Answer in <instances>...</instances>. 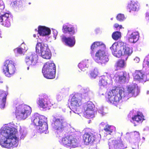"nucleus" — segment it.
Masks as SVG:
<instances>
[{
  "instance_id": "obj_19",
  "label": "nucleus",
  "mask_w": 149,
  "mask_h": 149,
  "mask_svg": "<svg viewBox=\"0 0 149 149\" xmlns=\"http://www.w3.org/2000/svg\"><path fill=\"white\" fill-rule=\"evenodd\" d=\"M61 40L65 44L70 47H72L75 43V36L66 37L65 36H63L61 37Z\"/></svg>"
},
{
  "instance_id": "obj_9",
  "label": "nucleus",
  "mask_w": 149,
  "mask_h": 149,
  "mask_svg": "<svg viewBox=\"0 0 149 149\" xmlns=\"http://www.w3.org/2000/svg\"><path fill=\"white\" fill-rule=\"evenodd\" d=\"M82 97L81 95L76 93L73 95L70 101V106L74 111H79L80 106L82 104Z\"/></svg>"
},
{
  "instance_id": "obj_6",
  "label": "nucleus",
  "mask_w": 149,
  "mask_h": 149,
  "mask_svg": "<svg viewBox=\"0 0 149 149\" xmlns=\"http://www.w3.org/2000/svg\"><path fill=\"white\" fill-rule=\"evenodd\" d=\"M44 77L47 79H53L55 76L56 66L53 63L46 62L42 68Z\"/></svg>"
},
{
  "instance_id": "obj_25",
  "label": "nucleus",
  "mask_w": 149,
  "mask_h": 149,
  "mask_svg": "<svg viewBox=\"0 0 149 149\" xmlns=\"http://www.w3.org/2000/svg\"><path fill=\"white\" fill-rule=\"evenodd\" d=\"M70 135L63 138L61 140V143L65 146L70 148Z\"/></svg>"
},
{
  "instance_id": "obj_47",
  "label": "nucleus",
  "mask_w": 149,
  "mask_h": 149,
  "mask_svg": "<svg viewBox=\"0 0 149 149\" xmlns=\"http://www.w3.org/2000/svg\"><path fill=\"white\" fill-rule=\"evenodd\" d=\"M104 123H103V122L101 123V125H104Z\"/></svg>"
},
{
  "instance_id": "obj_51",
  "label": "nucleus",
  "mask_w": 149,
  "mask_h": 149,
  "mask_svg": "<svg viewBox=\"0 0 149 149\" xmlns=\"http://www.w3.org/2000/svg\"><path fill=\"white\" fill-rule=\"evenodd\" d=\"M29 4H31L30 3H29Z\"/></svg>"
},
{
  "instance_id": "obj_28",
  "label": "nucleus",
  "mask_w": 149,
  "mask_h": 149,
  "mask_svg": "<svg viewBox=\"0 0 149 149\" xmlns=\"http://www.w3.org/2000/svg\"><path fill=\"white\" fill-rule=\"evenodd\" d=\"M118 76L119 81L125 82L127 77V73L125 72L121 71L119 72Z\"/></svg>"
},
{
  "instance_id": "obj_45",
  "label": "nucleus",
  "mask_w": 149,
  "mask_h": 149,
  "mask_svg": "<svg viewBox=\"0 0 149 149\" xmlns=\"http://www.w3.org/2000/svg\"><path fill=\"white\" fill-rule=\"evenodd\" d=\"M0 83H3V81H2V80H1L0 79Z\"/></svg>"
},
{
  "instance_id": "obj_36",
  "label": "nucleus",
  "mask_w": 149,
  "mask_h": 149,
  "mask_svg": "<svg viewBox=\"0 0 149 149\" xmlns=\"http://www.w3.org/2000/svg\"><path fill=\"white\" fill-rule=\"evenodd\" d=\"M125 17L124 15L120 13L118 14L116 17V19L117 20L122 21L125 19Z\"/></svg>"
},
{
  "instance_id": "obj_39",
  "label": "nucleus",
  "mask_w": 149,
  "mask_h": 149,
  "mask_svg": "<svg viewBox=\"0 0 149 149\" xmlns=\"http://www.w3.org/2000/svg\"><path fill=\"white\" fill-rule=\"evenodd\" d=\"M114 26L115 28H117L119 27V29H121L122 26L121 25H119L118 24L116 23L114 25Z\"/></svg>"
},
{
  "instance_id": "obj_11",
  "label": "nucleus",
  "mask_w": 149,
  "mask_h": 149,
  "mask_svg": "<svg viewBox=\"0 0 149 149\" xmlns=\"http://www.w3.org/2000/svg\"><path fill=\"white\" fill-rule=\"evenodd\" d=\"M95 134L96 132L94 130L90 128L87 129L83 136L84 143L88 145L93 143L95 140Z\"/></svg>"
},
{
  "instance_id": "obj_14",
  "label": "nucleus",
  "mask_w": 149,
  "mask_h": 149,
  "mask_svg": "<svg viewBox=\"0 0 149 149\" xmlns=\"http://www.w3.org/2000/svg\"><path fill=\"white\" fill-rule=\"evenodd\" d=\"M80 138V133L76 132L70 135V148H75L78 146Z\"/></svg>"
},
{
  "instance_id": "obj_46",
  "label": "nucleus",
  "mask_w": 149,
  "mask_h": 149,
  "mask_svg": "<svg viewBox=\"0 0 149 149\" xmlns=\"http://www.w3.org/2000/svg\"><path fill=\"white\" fill-rule=\"evenodd\" d=\"M33 36L34 37L36 38V35L35 34H33Z\"/></svg>"
},
{
  "instance_id": "obj_22",
  "label": "nucleus",
  "mask_w": 149,
  "mask_h": 149,
  "mask_svg": "<svg viewBox=\"0 0 149 149\" xmlns=\"http://www.w3.org/2000/svg\"><path fill=\"white\" fill-rule=\"evenodd\" d=\"M62 30L64 33H68L70 36H72L75 33V29L73 27H69L67 25H64Z\"/></svg>"
},
{
  "instance_id": "obj_26",
  "label": "nucleus",
  "mask_w": 149,
  "mask_h": 149,
  "mask_svg": "<svg viewBox=\"0 0 149 149\" xmlns=\"http://www.w3.org/2000/svg\"><path fill=\"white\" fill-rule=\"evenodd\" d=\"M139 37V35L138 32H134L131 34L130 37V39L131 40H133L131 42L134 43L138 40Z\"/></svg>"
},
{
  "instance_id": "obj_44",
  "label": "nucleus",
  "mask_w": 149,
  "mask_h": 149,
  "mask_svg": "<svg viewBox=\"0 0 149 149\" xmlns=\"http://www.w3.org/2000/svg\"><path fill=\"white\" fill-rule=\"evenodd\" d=\"M17 103L16 102H15L14 103V105L15 106L16 105H17Z\"/></svg>"
},
{
  "instance_id": "obj_43",
  "label": "nucleus",
  "mask_w": 149,
  "mask_h": 149,
  "mask_svg": "<svg viewBox=\"0 0 149 149\" xmlns=\"http://www.w3.org/2000/svg\"><path fill=\"white\" fill-rule=\"evenodd\" d=\"M2 104H3V107H4L5 106V103L4 102H3L2 103Z\"/></svg>"
},
{
  "instance_id": "obj_29",
  "label": "nucleus",
  "mask_w": 149,
  "mask_h": 149,
  "mask_svg": "<svg viewBox=\"0 0 149 149\" xmlns=\"http://www.w3.org/2000/svg\"><path fill=\"white\" fill-rule=\"evenodd\" d=\"M100 46H102L104 49L105 48V45L102 42L97 41L94 42L92 44L91 47V49L92 51H93L95 48Z\"/></svg>"
},
{
  "instance_id": "obj_35",
  "label": "nucleus",
  "mask_w": 149,
  "mask_h": 149,
  "mask_svg": "<svg viewBox=\"0 0 149 149\" xmlns=\"http://www.w3.org/2000/svg\"><path fill=\"white\" fill-rule=\"evenodd\" d=\"M111 126L108 124L106 125L104 127V130L109 134H111L113 132V130L111 129Z\"/></svg>"
},
{
  "instance_id": "obj_12",
  "label": "nucleus",
  "mask_w": 149,
  "mask_h": 149,
  "mask_svg": "<svg viewBox=\"0 0 149 149\" xmlns=\"http://www.w3.org/2000/svg\"><path fill=\"white\" fill-rule=\"evenodd\" d=\"M94 107V104L91 102H88L84 104L83 107L85 110L84 115L86 118H90L93 117Z\"/></svg>"
},
{
  "instance_id": "obj_27",
  "label": "nucleus",
  "mask_w": 149,
  "mask_h": 149,
  "mask_svg": "<svg viewBox=\"0 0 149 149\" xmlns=\"http://www.w3.org/2000/svg\"><path fill=\"white\" fill-rule=\"evenodd\" d=\"M88 62L86 61H82L78 65V67L81 70L84 71L88 67Z\"/></svg>"
},
{
  "instance_id": "obj_42",
  "label": "nucleus",
  "mask_w": 149,
  "mask_h": 149,
  "mask_svg": "<svg viewBox=\"0 0 149 149\" xmlns=\"http://www.w3.org/2000/svg\"><path fill=\"white\" fill-rule=\"evenodd\" d=\"M145 16L146 17H149V13L148 12L146 13Z\"/></svg>"
},
{
  "instance_id": "obj_10",
  "label": "nucleus",
  "mask_w": 149,
  "mask_h": 149,
  "mask_svg": "<svg viewBox=\"0 0 149 149\" xmlns=\"http://www.w3.org/2000/svg\"><path fill=\"white\" fill-rule=\"evenodd\" d=\"M53 122L54 127L57 133L62 132L68 125L64 118L62 116L58 118H54Z\"/></svg>"
},
{
  "instance_id": "obj_23",
  "label": "nucleus",
  "mask_w": 149,
  "mask_h": 149,
  "mask_svg": "<svg viewBox=\"0 0 149 149\" xmlns=\"http://www.w3.org/2000/svg\"><path fill=\"white\" fill-rule=\"evenodd\" d=\"M137 6V3L134 1H131L128 3L127 9L130 12L132 11H135L136 10Z\"/></svg>"
},
{
  "instance_id": "obj_48",
  "label": "nucleus",
  "mask_w": 149,
  "mask_h": 149,
  "mask_svg": "<svg viewBox=\"0 0 149 149\" xmlns=\"http://www.w3.org/2000/svg\"><path fill=\"white\" fill-rule=\"evenodd\" d=\"M15 3H16V1H14V2H13V3H14V4H15Z\"/></svg>"
},
{
  "instance_id": "obj_4",
  "label": "nucleus",
  "mask_w": 149,
  "mask_h": 149,
  "mask_svg": "<svg viewBox=\"0 0 149 149\" xmlns=\"http://www.w3.org/2000/svg\"><path fill=\"white\" fill-rule=\"evenodd\" d=\"M47 118L43 116L38 114L33 116L32 124L37 127L39 132L40 133H46L48 129V125L46 122Z\"/></svg>"
},
{
  "instance_id": "obj_16",
  "label": "nucleus",
  "mask_w": 149,
  "mask_h": 149,
  "mask_svg": "<svg viewBox=\"0 0 149 149\" xmlns=\"http://www.w3.org/2000/svg\"><path fill=\"white\" fill-rule=\"evenodd\" d=\"M135 80L145 82L149 80V77L144 74L141 70H136L134 75Z\"/></svg>"
},
{
  "instance_id": "obj_32",
  "label": "nucleus",
  "mask_w": 149,
  "mask_h": 149,
  "mask_svg": "<svg viewBox=\"0 0 149 149\" xmlns=\"http://www.w3.org/2000/svg\"><path fill=\"white\" fill-rule=\"evenodd\" d=\"M112 37L113 40H118L121 37L120 32L117 31L113 33L112 35Z\"/></svg>"
},
{
  "instance_id": "obj_30",
  "label": "nucleus",
  "mask_w": 149,
  "mask_h": 149,
  "mask_svg": "<svg viewBox=\"0 0 149 149\" xmlns=\"http://www.w3.org/2000/svg\"><path fill=\"white\" fill-rule=\"evenodd\" d=\"M125 63L124 60L119 59L116 63L115 66L117 69H119L124 67Z\"/></svg>"
},
{
  "instance_id": "obj_49",
  "label": "nucleus",
  "mask_w": 149,
  "mask_h": 149,
  "mask_svg": "<svg viewBox=\"0 0 149 149\" xmlns=\"http://www.w3.org/2000/svg\"><path fill=\"white\" fill-rule=\"evenodd\" d=\"M35 31H37V29H35Z\"/></svg>"
},
{
  "instance_id": "obj_17",
  "label": "nucleus",
  "mask_w": 149,
  "mask_h": 149,
  "mask_svg": "<svg viewBox=\"0 0 149 149\" xmlns=\"http://www.w3.org/2000/svg\"><path fill=\"white\" fill-rule=\"evenodd\" d=\"M38 60V55L34 53H32L26 57L25 62L29 66H33L36 65L37 63Z\"/></svg>"
},
{
  "instance_id": "obj_7",
  "label": "nucleus",
  "mask_w": 149,
  "mask_h": 149,
  "mask_svg": "<svg viewBox=\"0 0 149 149\" xmlns=\"http://www.w3.org/2000/svg\"><path fill=\"white\" fill-rule=\"evenodd\" d=\"M15 114L17 118L24 119L30 115L31 107L29 106L20 104L16 107Z\"/></svg>"
},
{
  "instance_id": "obj_37",
  "label": "nucleus",
  "mask_w": 149,
  "mask_h": 149,
  "mask_svg": "<svg viewBox=\"0 0 149 149\" xmlns=\"http://www.w3.org/2000/svg\"><path fill=\"white\" fill-rule=\"evenodd\" d=\"M23 48L21 47H17L15 49L14 51L18 54H22L24 53V51Z\"/></svg>"
},
{
  "instance_id": "obj_38",
  "label": "nucleus",
  "mask_w": 149,
  "mask_h": 149,
  "mask_svg": "<svg viewBox=\"0 0 149 149\" xmlns=\"http://www.w3.org/2000/svg\"><path fill=\"white\" fill-rule=\"evenodd\" d=\"M140 59L139 58L137 57H136L134 60V62L135 63H139V62L140 61Z\"/></svg>"
},
{
  "instance_id": "obj_41",
  "label": "nucleus",
  "mask_w": 149,
  "mask_h": 149,
  "mask_svg": "<svg viewBox=\"0 0 149 149\" xmlns=\"http://www.w3.org/2000/svg\"><path fill=\"white\" fill-rule=\"evenodd\" d=\"M3 2L2 0H0V7L3 6Z\"/></svg>"
},
{
  "instance_id": "obj_5",
  "label": "nucleus",
  "mask_w": 149,
  "mask_h": 149,
  "mask_svg": "<svg viewBox=\"0 0 149 149\" xmlns=\"http://www.w3.org/2000/svg\"><path fill=\"white\" fill-rule=\"evenodd\" d=\"M36 50L37 53L40 54L41 56L43 58L50 59L52 54L48 45L41 42H38L36 45Z\"/></svg>"
},
{
  "instance_id": "obj_1",
  "label": "nucleus",
  "mask_w": 149,
  "mask_h": 149,
  "mask_svg": "<svg viewBox=\"0 0 149 149\" xmlns=\"http://www.w3.org/2000/svg\"><path fill=\"white\" fill-rule=\"evenodd\" d=\"M17 130L10 125L5 126L4 129L1 132L0 144L3 147L11 148L18 145V138L16 136Z\"/></svg>"
},
{
  "instance_id": "obj_31",
  "label": "nucleus",
  "mask_w": 149,
  "mask_h": 149,
  "mask_svg": "<svg viewBox=\"0 0 149 149\" xmlns=\"http://www.w3.org/2000/svg\"><path fill=\"white\" fill-rule=\"evenodd\" d=\"M132 119L133 121H136L138 123L141 122L143 120V117L142 115L137 114L132 117Z\"/></svg>"
},
{
  "instance_id": "obj_13",
  "label": "nucleus",
  "mask_w": 149,
  "mask_h": 149,
  "mask_svg": "<svg viewBox=\"0 0 149 149\" xmlns=\"http://www.w3.org/2000/svg\"><path fill=\"white\" fill-rule=\"evenodd\" d=\"M95 61L101 64H104L107 62L108 60L107 56L105 54V52L104 50H99L95 53L94 58Z\"/></svg>"
},
{
  "instance_id": "obj_33",
  "label": "nucleus",
  "mask_w": 149,
  "mask_h": 149,
  "mask_svg": "<svg viewBox=\"0 0 149 149\" xmlns=\"http://www.w3.org/2000/svg\"><path fill=\"white\" fill-rule=\"evenodd\" d=\"M135 87L132 86L128 87L127 89V95L131 94V96H132L135 93Z\"/></svg>"
},
{
  "instance_id": "obj_18",
  "label": "nucleus",
  "mask_w": 149,
  "mask_h": 149,
  "mask_svg": "<svg viewBox=\"0 0 149 149\" xmlns=\"http://www.w3.org/2000/svg\"><path fill=\"white\" fill-rule=\"evenodd\" d=\"M8 13H6L0 16V22L2 24L7 27H9L11 25L10 21L12 19Z\"/></svg>"
},
{
  "instance_id": "obj_50",
  "label": "nucleus",
  "mask_w": 149,
  "mask_h": 149,
  "mask_svg": "<svg viewBox=\"0 0 149 149\" xmlns=\"http://www.w3.org/2000/svg\"><path fill=\"white\" fill-rule=\"evenodd\" d=\"M29 67H28L27 68V69H28V70L29 69Z\"/></svg>"
},
{
  "instance_id": "obj_2",
  "label": "nucleus",
  "mask_w": 149,
  "mask_h": 149,
  "mask_svg": "<svg viewBox=\"0 0 149 149\" xmlns=\"http://www.w3.org/2000/svg\"><path fill=\"white\" fill-rule=\"evenodd\" d=\"M110 49L114 56L119 58L123 55L125 56L126 60L132 53V49L128 47L125 43L122 41L114 42Z\"/></svg>"
},
{
  "instance_id": "obj_40",
  "label": "nucleus",
  "mask_w": 149,
  "mask_h": 149,
  "mask_svg": "<svg viewBox=\"0 0 149 149\" xmlns=\"http://www.w3.org/2000/svg\"><path fill=\"white\" fill-rule=\"evenodd\" d=\"M147 59L146 60V64L148 66L149 68V55L147 57Z\"/></svg>"
},
{
  "instance_id": "obj_21",
  "label": "nucleus",
  "mask_w": 149,
  "mask_h": 149,
  "mask_svg": "<svg viewBox=\"0 0 149 149\" xmlns=\"http://www.w3.org/2000/svg\"><path fill=\"white\" fill-rule=\"evenodd\" d=\"M110 81L111 79L108 76H101L100 77L98 84L100 86H107Z\"/></svg>"
},
{
  "instance_id": "obj_3",
  "label": "nucleus",
  "mask_w": 149,
  "mask_h": 149,
  "mask_svg": "<svg viewBox=\"0 0 149 149\" xmlns=\"http://www.w3.org/2000/svg\"><path fill=\"white\" fill-rule=\"evenodd\" d=\"M125 93L123 89H120L118 92L116 89H112L108 93L106 97L107 100L108 102L116 105L122 99V97L126 96Z\"/></svg>"
},
{
  "instance_id": "obj_8",
  "label": "nucleus",
  "mask_w": 149,
  "mask_h": 149,
  "mask_svg": "<svg viewBox=\"0 0 149 149\" xmlns=\"http://www.w3.org/2000/svg\"><path fill=\"white\" fill-rule=\"evenodd\" d=\"M2 70L5 75L8 77L12 76L15 73L16 70L13 62L9 60L6 61L4 63Z\"/></svg>"
},
{
  "instance_id": "obj_20",
  "label": "nucleus",
  "mask_w": 149,
  "mask_h": 149,
  "mask_svg": "<svg viewBox=\"0 0 149 149\" xmlns=\"http://www.w3.org/2000/svg\"><path fill=\"white\" fill-rule=\"evenodd\" d=\"M38 31L40 36H43L49 35L51 33L50 29L49 28L44 26H39Z\"/></svg>"
},
{
  "instance_id": "obj_15",
  "label": "nucleus",
  "mask_w": 149,
  "mask_h": 149,
  "mask_svg": "<svg viewBox=\"0 0 149 149\" xmlns=\"http://www.w3.org/2000/svg\"><path fill=\"white\" fill-rule=\"evenodd\" d=\"M109 144L112 149H124L127 148L126 145L123 143L120 138L117 140L109 141Z\"/></svg>"
},
{
  "instance_id": "obj_34",
  "label": "nucleus",
  "mask_w": 149,
  "mask_h": 149,
  "mask_svg": "<svg viewBox=\"0 0 149 149\" xmlns=\"http://www.w3.org/2000/svg\"><path fill=\"white\" fill-rule=\"evenodd\" d=\"M98 71L97 69H95L92 70L90 73V76L92 78H95L98 75Z\"/></svg>"
},
{
  "instance_id": "obj_24",
  "label": "nucleus",
  "mask_w": 149,
  "mask_h": 149,
  "mask_svg": "<svg viewBox=\"0 0 149 149\" xmlns=\"http://www.w3.org/2000/svg\"><path fill=\"white\" fill-rule=\"evenodd\" d=\"M47 100H49V99L47 95H45V97L43 99H40L37 102L38 104L43 109L48 107V104L47 102L45 103V99H46Z\"/></svg>"
}]
</instances>
